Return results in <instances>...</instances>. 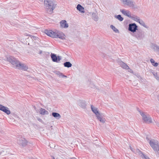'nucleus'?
<instances>
[{"mask_svg":"<svg viewBox=\"0 0 159 159\" xmlns=\"http://www.w3.org/2000/svg\"><path fill=\"white\" fill-rule=\"evenodd\" d=\"M92 17L93 19L95 21H97L98 20V17L96 13H93L92 14Z\"/></svg>","mask_w":159,"mask_h":159,"instance_id":"18","label":"nucleus"},{"mask_svg":"<svg viewBox=\"0 0 159 159\" xmlns=\"http://www.w3.org/2000/svg\"><path fill=\"white\" fill-rule=\"evenodd\" d=\"M38 121H39L41 122L42 121V120L41 119L39 118H38Z\"/></svg>","mask_w":159,"mask_h":159,"instance_id":"33","label":"nucleus"},{"mask_svg":"<svg viewBox=\"0 0 159 159\" xmlns=\"http://www.w3.org/2000/svg\"><path fill=\"white\" fill-rule=\"evenodd\" d=\"M7 61H10V60H8V59H7Z\"/></svg>","mask_w":159,"mask_h":159,"instance_id":"40","label":"nucleus"},{"mask_svg":"<svg viewBox=\"0 0 159 159\" xmlns=\"http://www.w3.org/2000/svg\"><path fill=\"white\" fill-rule=\"evenodd\" d=\"M77 9L82 13H84V7L78 4L76 7Z\"/></svg>","mask_w":159,"mask_h":159,"instance_id":"15","label":"nucleus"},{"mask_svg":"<svg viewBox=\"0 0 159 159\" xmlns=\"http://www.w3.org/2000/svg\"><path fill=\"white\" fill-rule=\"evenodd\" d=\"M133 36L138 40H142L145 37V32L141 30H138L135 32Z\"/></svg>","mask_w":159,"mask_h":159,"instance_id":"6","label":"nucleus"},{"mask_svg":"<svg viewBox=\"0 0 159 159\" xmlns=\"http://www.w3.org/2000/svg\"><path fill=\"white\" fill-rule=\"evenodd\" d=\"M52 61L54 62H58L61 59V57L60 56H57L56 54L51 53L50 55Z\"/></svg>","mask_w":159,"mask_h":159,"instance_id":"10","label":"nucleus"},{"mask_svg":"<svg viewBox=\"0 0 159 159\" xmlns=\"http://www.w3.org/2000/svg\"><path fill=\"white\" fill-rule=\"evenodd\" d=\"M120 11L124 15L127 16L130 18L131 17V13L129 11L127 10L125 11L124 9L120 10Z\"/></svg>","mask_w":159,"mask_h":159,"instance_id":"12","label":"nucleus"},{"mask_svg":"<svg viewBox=\"0 0 159 159\" xmlns=\"http://www.w3.org/2000/svg\"><path fill=\"white\" fill-rule=\"evenodd\" d=\"M40 1H42L43 0H39Z\"/></svg>","mask_w":159,"mask_h":159,"instance_id":"41","label":"nucleus"},{"mask_svg":"<svg viewBox=\"0 0 159 159\" xmlns=\"http://www.w3.org/2000/svg\"><path fill=\"white\" fill-rule=\"evenodd\" d=\"M137 151H138V152H141H141H141V151H140L139 150V149H137Z\"/></svg>","mask_w":159,"mask_h":159,"instance_id":"35","label":"nucleus"},{"mask_svg":"<svg viewBox=\"0 0 159 159\" xmlns=\"http://www.w3.org/2000/svg\"><path fill=\"white\" fill-rule=\"evenodd\" d=\"M44 32L47 35L53 38H59L62 40L65 39L64 34L62 32L57 30L53 31L51 30H45Z\"/></svg>","mask_w":159,"mask_h":159,"instance_id":"1","label":"nucleus"},{"mask_svg":"<svg viewBox=\"0 0 159 159\" xmlns=\"http://www.w3.org/2000/svg\"><path fill=\"white\" fill-rule=\"evenodd\" d=\"M120 65L124 69H130V68L128 65L123 62H122L121 63Z\"/></svg>","mask_w":159,"mask_h":159,"instance_id":"19","label":"nucleus"},{"mask_svg":"<svg viewBox=\"0 0 159 159\" xmlns=\"http://www.w3.org/2000/svg\"><path fill=\"white\" fill-rule=\"evenodd\" d=\"M158 126H159V125H158Z\"/></svg>","mask_w":159,"mask_h":159,"instance_id":"43","label":"nucleus"},{"mask_svg":"<svg viewBox=\"0 0 159 159\" xmlns=\"http://www.w3.org/2000/svg\"><path fill=\"white\" fill-rule=\"evenodd\" d=\"M13 41H11V43H12V42H13Z\"/></svg>","mask_w":159,"mask_h":159,"instance_id":"39","label":"nucleus"},{"mask_svg":"<svg viewBox=\"0 0 159 159\" xmlns=\"http://www.w3.org/2000/svg\"><path fill=\"white\" fill-rule=\"evenodd\" d=\"M115 17L116 18L118 19L119 20L121 21L123 20V18L121 17V16L120 15H119L116 16H115Z\"/></svg>","mask_w":159,"mask_h":159,"instance_id":"24","label":"nucleus"},{"mask_svg":"<svg viewBox=\"0 0 159 159\" xmlns=\"http://www.w3.org/2000/svg\"><path fill=\"white\" fill-rule=\"evenodd\" d=\"M3 111L7 115L10 114V111L8 110V108L6 107V108L3 110Z\"/></svg>","mask_w":159,"mask_h":159,"instance_id":"27","label":"nucleus"},{"mask_svg":"<svg viewBox=\"0 0 159 159\" xmlns=\"http://www.w3.org/2000/svg\"><path fill=\"white\" fill-rule=\"evenodd\" d=\"M129 70H130V71H129V72H133V71H132V70L131 69H129Z\"/></svg>","mask_w":159,"mask_h":159,"instance_id":"36","label":"nucleus"},{"mask_svg":"<svg viewBox=\"0 0 159 159\" xmlns=\"http://www.w3.org/2000/svg\"><path fill=\"white\" fill-rule=\"evenodd\" d=\"M53 159H54V157H53Z\"/></svg>","mask_w":159,"mask_h":159,"instance_id":"42","label":"nucleus"},{"mask_svg":"<svg viewBox=\"0 0 159 159\" xmlns=\"http://www.w3.org/2000/svg\"><path fill=\"white\" fill-rule=\"evenodd\" d=\"M130 148L132 152L135 153V152L134 151L133 148L131 146H130Z\"/></svg>","mask_w":159,"mask_h":159,"instance_id":"32","label":"nucleus"},{"mask_svg":"<svg viewBox=\"0 0 159 159\" xmlns=\"http://www.w3.org/2000/svg\"><path fill=\"white\" fill-rule=\"evenodd\" d=\"M128 30L134 33L138 30V26L135 23L129 24V25Z\"/></svg>","mask_w":159,"mask_h":159,"instance_id":"9","label":"nucleus"},{"mask_svg":"<svg viewBox=\"0 0 159 159\" xmlns=\"http://www.w3.org/2000/svg\"><path fill=\"white\" fill-rule=\"evenodd\" d=\"M60 24L62 28H66L68 27V25L65 20H62L60 21Z\"/></svg>","mask_w":159,"mask_h":159,"instance_id":"13","label":"nucleus"},{"mask_svg":"<svg viewBox=\"0 0 159 159\" xmlns=\"http://www.w3.org/2000/svg\"><path fill=\"white\" fill-rule=\"evenodd\" d=\"M11 63L13 67L16 69L26 70L28 69V66L25 64L21 63L18 60L13 57L11 56Z\"/></svg>","mask_w":159,"mask_h":159,"instance_id":"2","label":"nucleus"},{"mask_svg":"<svg viewBox=\"0 0 159 159\" xmlns=\"http://www.w3.org/2000/svg\"><path fill=\"white\" fill-rule=\"evenodd\" d=\"M32 38L33 39H36L37 37L36 36H32Z\"/></svg>","mask_w":159,"mask_h":159,"instance_id":"31","label":"nucleus"},{"mask_svg":"<svg viewBox=\"0 0 159 159\" xmlns=\"http://www.w3.org/2000/svg\"><path fill=\"white\" fill-rule=\"evenodd\" d=\"M138 23H139L143 27L146 28V25L145 24L144 22L142 20L140 19Z\"/></svg>","mask_w":159,"mask_h":159,"instance_id":"26","label":"nucleus"},{"mask_svg":"<svg viewBox=\"0 0 159 159\" xmlns=\"http://www.w3.org/2000/svg\"><path fill=\"white\" fill-rule=\"evenodd\" d=\"M150 61L152 64L154 66L156 67L158 66V63L155 62V61L152 58L150 59Z\"/></svg>","mask_w":159,"mask_h":159,"instance_id":"23","label":"nucleus"},{"mask_svg":"<svg viewBox=\"0 0 159 159\" xmlns=\"http://www.w3.org/2000/svg\"><path fill=\"white\" fill-rule=\"evenodd\" d=\"M111 29L116 33H118L119 32V30L116 28L114 26L112 25H111L110 26Z\"/></svg>","mask_w":159,"mask_h":159,"instance_id":"25","label":"nucleus"},{"mask_svg":"<svg viewBox=\"0 0 159 159\" xmlns=\"http://www.w3.org/2000/svg\"><path fill=\"white\" fill-rule=\"evenodd\" d=\"M141 115L142 117L143 120L146 123H152V119L149 115H145V113L142 112H140Z\"/></svg>","mask_w":159,"mask_h":159,"instance_id":"8","label":"nucleus"},{"mask_svg":"<svg viewBox=\"0 0 159 159\" xmlns=\"http://www.w3.org/2000/svg\"><path fill=\"white\" fill-rule=\"evenodd\" d=\"M149 143L155 151L156 155H159V143L158 142L154 139H152L149 141Z\"/></svg>","mask_w":159,"mask_h":159,"instance_id":"4","label":"nucleus"},{"mask_svg":"<svg viewBox=\"0 0 159 159\" xmlns=\"http://www.w3.org/2000/svg\"><path fill=\"white\" fill-rule=\"evenodd\" d=\"M42 53V51H40V54H41Z\"/></svg>","mask_w":159,"mask_h":159,"instance_id":"38","label":"nucleus"},{"mask_svg":"<svg viewBox=\"0 0 159 159\" xmlns=\"http://www.w3.org/2000/svg\"><path fill=\"white\" fill-rule=\"evenodd\" d=\"M143 158L144 159H149V158L146 155L144 154H143Z\"/></svg>","mask_w":159,"mask_h":159,"instance_id":"30","label":"nucleus"},{"mask_svg":"<svg viewBox=\"0 0 159 159\" xmlns=\"http://www.w3.org/2000/svg\"><path fill=\"white\" fill-rule=\"evenodd\" d=\"M91 109L93 112L96 115L97 119L101 122L104 123L105 122V118L101 117L100 113L98 110L97 108L91 105Z\"/></svg>","mask_w":159,"mask_h":159,"instance_id":"5","label":"nucleus"},{"mask_svg":"<svg viewBox=\"0 0 159 159\" xmlns=\"http://www.w3.org/2000/svg\"><path fill=\"white\" fill-rule=\"evenodd\" d=\"M125 5L128 6L132 9H137L138 8L137 6L136 5L135 2L131 0H129Z\"/></svg>","mask_w":159,"mask_h":159,"instance_id":"11","label":"nucleus"},{"mask_svg":"<svg viewBox=\"0 0 159 159\" xmlns=\"http://www.w3.org/2000/svg\"><path fill=\"white\" fill-rule=\"evenodd\" d=\"M17 143L23 147L26 146L27 143V141L26 139L22 137L21 135H19L17 137Z\"/></svg>","mask_w":159,"mask_h":159,"instance_id":"7","label":"nucleus"},{"mask_svg":"<svg viewBox=\"0 0 159 159\" xmlns=\"http://www.w3.org/2000/svg\"><path fill=\"white\" fill-rule=\"evenodd\" d=\"M6 107L3 106L1 104H0V110L3 111V110L6 108Z\"/></svg>","mask_w":159,"mask_h":159,"instance_id":"29","label":"nucleus"},{"mask_svg":"<svg viewBox=\"0 0 159 159\" xmlns=\"http://www.w3.org/2000/svg\"><path fill=\"white\" fill-rule=\"evenodd\" d=\"M70 159H76V158L75 157H72L70 158Z\"/></svg>","mask_w":159,"mask_h":159,"instance_id":"34","label":"nucleus"},{"mask_svg":"<svg viewBox=\"0 0 159 159\" xmlns=\"http://www.w3.org/2000/svg\"><path fill=\"white\" fill-rule=\"evenodd\" d=\"M52 115L57 119H59L61 118V116L58 113L53 112L52 113Z\"/></svg>","mask_w":159,"mask_h":159,"instance_id":"14","label":"nucleus"},{"mask_svg":"<svg viewBox=\"0 0 159 159\" xmlns=\"http://www.w3.org/2000/svg\"><path fill=\"white\" fill-rule=\"evenodd\" d=\"M157 99L159 101V95L157 96Z\"/></svg>","mask_w":159,"mask_h":159,"instance_id":"37","label":"nucleus"},{"mask_svg":"<svg viewBox=\"0 0 159 159\" xmlns=\"http://www.w3.org/2000/svg\"><path fill=\"white\" fill-rule=\"evenodd\" d=\"M56 73L60 78H67L66 76L64 75L62 73L60 72L59 71H57Z\"/></svg>","mask_w":159,"mask_h":159,"instance_id":"20","label":"nucleus"},{"mask_svg":"<svg viewBox=\"0 0 159 159\" xmlns=\"http://www.w3.org/2000/svg\"><path fill=\"white\" fill-rule=\"evenodd\" d=\"M130 18L137 22H138L139 21L140 19L139 17L135 15L131 16Z\"/></svg>","mask_w":159,"mask_h":159,"instance_id":"16","label":"nucleus"},{"mask_svg":"<svg viewBox=\"0 0 159 159\" xmlns=\"http://www.w3.org/2000/svg\"><path fill=\"white\" fill-rule=\"evenodd\" d=\"M40 112L41 114L42 115H48V112L46 111L45 109L41 108L40 109Z\"/></svg>","mask_w":159,"mask_h":159,"instance_id":"17","label":"nucleus"},{"mask_svg":"<svg viewBox=\"0 0 159 159\" xmlns=\"http://www.w3.org/2000/svg\"><path fill=\"white\" fill-rule=\"evenodd\" d=\"M44 5L47 9H50L49 12L50 13L53 12L56 5L53 2V0H44Z\"/></svg>","mask_w":159,"mask_h":159,"instance_id":"3","label":"nucleus"},{"mask_svg":"<svg viewBox=\"0 0 159 159\" xmlns=\"http://www.w3.org/2000/svg\"><path fill=\"white\" fill-rule=\"evenodd\" d=\"M64 66L65 67L69 68L71 67L72 65L69 61H66L63 64Z\"/></svg>","mask_w":159,"mask_h":159,"instance_id":"21","label":"nucleus"},{"mask_svg":"<svg viewBox=\"0 0 159 159\" xmlns=\"http://www.w3.org/2000/svg\"><path fill=\"white\" fill-rule=\"evenodd\" d=\"M152 72L156 80L159 81V74H158L155 71H152Z\"/></svg>","mask_w":159,"mask_h":159,"instance_id":"22","label":"nucleus"},{"mask_svg":"<svg viewBox=\"0 0 159 159\" xmlns=\"http://www.w3.org/2000/svg\"><path fill=\"white\" fill-rule=\"evenodd\" d=\"M80 106L82 108H85L86 107V106L85 102L81 101L80 102Z\"/></svg>","mask_w":159,"mask_h":159,"instance_id":"28","label":"nucleus"}]
</instances>
